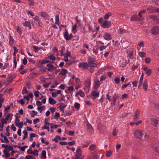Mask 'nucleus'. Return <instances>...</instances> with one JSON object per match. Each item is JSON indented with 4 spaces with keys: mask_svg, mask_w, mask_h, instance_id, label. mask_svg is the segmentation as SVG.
Segmentation results:
<instances>
[{
    "mask_svg": "<svg viewBox=\"0 0 159 159\" xmlns=\"http://www.w3.org/2000/svg\"><path fill=\"white\" fill-rule=\"evenodd\" d=\"M91 80L90 78H87L86 80L85 81L84 85H85V87L84 89L85 90H86V92L87 93L89 91V89L91 85Z\"/></svg>",
    "mask_w": 159,
    "mask_h": 159,
    "instance_id": "f257e3e1",
    "label": "nucleus"
},
{
    "mask_svg": "<svg viewBox=\"0 0 159 159\" xmlns=\"http://www.w3.org/2000/svg\"><path fill=\"white\" fill-rule=\"evenodd\" d=\"M82 155V151L80 148L78 149L76 151V154L75 157H72V159H83L81 157Z\"/></svg>",
    "mask_w": 159,
    "mask_h": 159,
    "instance_id": "f03ea898",
    "label": "nucleus"
},
{
    "mask_svg": "<svg viewBox=\"0 0 159 159\" xmlns=\"http://www.w3.org/2000/svg\"><path fill=\"white\" fill-rule=\"evenodd\" d=\"M63 35L65 39L67 40H69L71 39L73 36L72 34H69L66 28L65 29V32L63 33Z\"/></svg>",
    "mask_w": 159,
    "mask_h": 159,
    "instance_id": "7ed1b4c3",
    "label": "nucleus"
},
{
    "mask_svg": "<svg viewBox=\"0 0 159 159\" xmlns=\"http://www.w3.org/2000/svg\"><path fill=\"white\" fill-rule=\"evenodd\" d=\"M150 32L153 34H157L159 33V27L157 26H153L151 28Z\"/></svg>",
    "mask_w": 159,
    "mask_h": 159,
    "instance_id": "20e7f679",
    "label": "nucleus"
},
{
    "mask_svg": "<svg viewBox=\"0 0 159 159\" xmlns=\"http://www.w3.org/2000/svg\"><path fill=\"white\" fill-rule=\"evenodd\" d=\"M99 92L96 91H92L90 95V97L93 99H95L99 96Z\"/></svg>",
    "mask_w": 159,
    "mask_h": 159,
    "instance_id": "39448f33",
    "label": "nucleus"
},
{
    "mask_svg": "<svg viewBox=\"0 0 159 159\" xmlns=\"http://www.w3.org/2000/svg\"><path fill=\"white\" fill-rule=\"evenodd\" d=\"M111 23L110 21L104 20L103 22L102 26L104 28H107L111 27Z\"/></svg>",
    "mask_w": 159,
    "mask_h": 159,
    "instance_id": "423d86ee",
    "label": "nucleus"
},
{
    "mask_svg": "<svg viewBox=\"0 0 159 159\" xmlns=\"http://www.w3.org/2000/svg\"><path fill=\"white\" fill-rule=\"evenodd\" d=\"M46 66L48 67L47 68V71L50 72H52L56 69V67H54L53 65L51 63H48L46 65Z\"/></svg>",
    "mask_w": 159,
    "mask_h": 159,
    "instance_id": "0eeeda50",
    "label": "nucleus"
},
{
    "mask_svg": "<svg viewBox=\"0 0 159 159\" xmlns=\"http://www.w3.org/2000/svg\"><path fill=\"white\" fill-rule=\"evenodd\" d=\"M80 67L83 68L84 69H87L89 67V64L86 62H81L79 64Z\"/></svg>",
    "mask_w": 159,
    "mask_h": 159,
    "instance_id": "6e6552de",
    "label": "nucleus"
},
{
    "mask_svg": "<svg viewBox=\"0 0 159 159\" xmlns=\"http://www.w3.org/2000/svg\"><path fill=\"white\" fill-rule=\"evenodd\" d=\"M149 136L146 133H143L142 134V135H141L140 139L142 141H147V140L148 139Z\"/></svg>",
    "mask_w": 159,
    "mask_h": 159,
    "instance_id": "1a4fd4ad",
    "label": "nucleus"
},
{
    "mask_svg": "<svg viewBox=\"0 0 159 159\" xmlns=\"http://www.w3.org/2000/svg\"><path fill=\"white\" fill-rule=\"evenodd\" d=\"M140 111L139 110H137L134 113V121L137 120L139 118Z\"/></svg>",
    "mask_w": 159,
    "mask_h": 159,
    "instance_id": "9d476101",
    "label": "nucleus"
},
{
    "mask_svg": "<svg viewBox=\"0 0 159 159\" xmlns=\"http://www.w3.org/2000/svg\"><path fill=\"white\" fill-rule=\"evenodd\" d=\"M143 134V131L139 130H137L134 133V135L137 138L139 139Z\"/></svg>",
    "mask_w": 159,
    "mask_h": 159,
    "instance_id": "9b49d317",
    "label": "nucleus"
},
{
    "mask_svg": "<svg viewBox=\"0 0 159 159\" xmlns=\"http://www.w3.org/2000/svg\"><path fill=\"white\" fill-rule=\"evenodd\" d=\"M151 120L152 123L153 125L159 127V121L155 119H152Z\"/></svg>",
    "mask_w": 159,
    "mask_h": 159,
    "instance_id": "f8f14e48",
    "label": "nucleus"
},
{
    "mask_svg": "<svg viewBox=\"0 0 159 159\" xmlns=\"http://www.w3.org/2000/svg\"><path fill=\"white\" fill-rule=\"evenodd\" d=\"M41 15L45 19L48 20L49 19V16L46 12H41Z\"/></svg>",
    "mask_w": 159,
    "mask_h": 159,
    "instance_id": "ddd939ff",
    "label": "nucleus"
},
{
    "mask_svg": "<svg viewBox=\"0 0 159 159\" xmlns=\"http://www.w3.org/2000/svg\"><path fill=\"white\" fill-rule=\"evenodd\" d=\"M100 85V81L98 79H97L94 84V88L95 90L97 89Z\"/></svg>",
    "mask_w": 159,
    "mask_h": 159,
    "instance_id": "4468645a",
    "label": "nucleus"
},
{
    "mask_svg": "<svg viewBox=\"0 0 159 159\" xmlns=\"http://www.w3.org/2000/svg\"><path fill=\"white\" fill-rule=\"evenodd\" d=\"M118 96L116 93H115L112 98V101L111 104L114 105L116 102V99L118 98Z\"/></svg>",
    "mask_w": 159,
    "mask_h": 159,
    "instance_id": "2eb2a0df",
    "label": "nucleus"
},
{
    "mask_svg": "<svg viewBox=\"0 0 159 159\" xmlns=\"http://www.w3.org/2000/svg\"><path fill=\"white\" fill-rule=\"evenodd\" d=\"M103 37L106 40H110L112 39L111 35L107 33H105L103 35Z\"/></svg>",
    "mask_w": 159,
    "mask_h": 159,
    "instance_id": "dca6fc26",
    "label": "nucleus"
},
{
    "mask_svg": "<svg viewBox=\"0 0 159 159\" xmlns=\"http://www.w3.org/2000/svg\"><path fill=\"white\" fill-rule=\"evenodd\" d=\"M88 131L90 134H92L93 132V128L90 124L87 125Z\"/></svg>",
    "mask_w": 159,
    "mask_h": 159,
    "instance_id": "f3484780",
    "label": "nucleus"
},
{
    "mask_svg": "<svg viewBox=\"0 0 159 159\" xmlns=\"http://www.w3.org/2000/svg\"><path fill=\"white\" fill-rule=\"evenodd\" d=\"M143 88L145 91H146L148 89V81L147 80H145L143 84Z\"/></svg>",
    "mask_w": 159,
    "mask_h": 159,
    "instance_id": "a211bd4d",
    "label": "nucleus"
},
{
    "mask_svg": "<svg viewBox=\"0 0 159 159\" xmlns=\"http://www.w3.org/2000/svg\"><path fill=\"white\" fill-rule=\"evenodd\" d=\"M49 103L50 104H54L56 103L57 101L53 98L50 97L49 98Z\"/></svg>",
    "mask_w": 159,
    "mask_h": 159,
    "instance_id": "6ab92c4d",
    "label": "nucleus"
},
{
    "mask_svg": "<svg viewBox=\"0 0 159 159\" xmlns=\"http://www.w3.org/2000/svg\"><path fill=\"white\" fill-rule=\"evenodd\" d=\"M77 94H79L81 97H84L85 96V94L81 90H79V91L76 94V96H77Z\"/></svg>",
    "mask_w": 159,
    "mask_h": 159,
    "instance_id": "aec40b11",
    "label": "nucleus"
},
{
    "mask_svg": "<svg viewBox=\"0 0 159 159\" xmlns=\"http://www.w3.org/2000/svg\"><path fill=\"white\" fill-rule=\"evenodd\" d=\"M128 56L131 59H133L134 57L133 51L132 49H131L130 52L128 54Z\"/></svg>",
    "mask_w": 159,
    "mask_h": 159,
    "instance_id": "412c9836",
    "label": "nucleus"
},
{
    "mask_svg": "<svg viewBox=\"0 0 159 159\" xmlns=\"http://www.w3.org/2000/svg\"><path fill=\"white\" fill-rule=\"evenodd\" d=\"M38 113L37 111H36L34 110H33L30 112V114L31 116L32 117H34L35 116L37 115Z\"/></svg>",
    "mask_w": 159,
    "mask_h": 159,
    "instance_id": "4be33fe9",
    "label": "nucleus"
},
{
    "mask_svg": "<svg viewBox=\"0 0 159 159\" xmlns=\"http://www.w3.org/2000/svg\"><path fill=\"white\" fill-rule=\"evenodd\" d=\"M62 103H61L60 104V106H59V108H60L61 111L63 112L64 111V109L66 107L67 105H64L62 106Z\"/></svg>",
    "mask_w": 159,
    "mask_h": 159,
    "instance_id": "5701e85b",
    "label": "nucleus"
},
{
    "mask_svg": "<svg viewBox=\"0 0 159 159\" xmlns=\"http://www.w3.org/2000/svg\"><path fill=\"white\" fill-rule=\"evenodd\" d=\"M14 40L13 38L11 36H10L9 40V43L10 46H12L14 43Z\"/></svg>",
    "mask_w": 159,
    "mask_h": 159,
    "instance_id": "b1692460",
    "label": "nucleus"
},
{
    "mask_svg": "<svg viewBox=\"0 0 159 159\" xmlns=\"http://www.w3.org/2000/svg\"><path fill=\"white\" fill-rule=\"evenodd\" d=\"M111 15L112 14L110 12H108L105 14L104 18L105 19H108Z\"/></svg>",
    "mask_w": 159,
    "mask_h": 159,
    "instance_id": "393cba45",
    "label": "nucleus"
},
{
    "mask_svg": "<svg viewBox=\"0 0 159 159\" xmlns=\"http://www.w3.org/2000/svg\"><path fill=\"white\" fill-rule=\"evenodd\" d=\"M67 73V70L65 69H63L62 70L60 74L63 76H65L66 74Z\"/></svg>",
    "mask_w": 159,
    "mask_h": 159,
    "instance_id": "a878e982",
    "label": "nucleus"
},
{
    "mask_svg": "<svg viewBox=\"0 0 159 159\" xmlns=\"http://www.w3.org/2000/svg\"><path fill=\"white\" fill-rule=\"evenodd\" d=\"M89 143L88 142H87L85 144H82L81 146L80 147V148H85L87 147L89 145Z\"/></svg>",
    "mask_w": 159,
    "mask_h": 159,
    "instance_id": "bb28decb",
    "label": "nucleus"
},
{
    "mask_svg": "<svg viewBox=\"0 0 159 159\" xmlns=\"http://www.w3.org/2000/svg\"><path fill=\"white\" fill-rule=\"evenodd\" d=\"M96 148V146L95 144H92L89 147V149L91 151L94 150Z\"/></svg>",
    "mask_w": 159,
    "mask_h": 159,
    "instance_id": "cd10ccee",
    "label": "nucleus"
},
{
    "mask_svg": "<svg viewBox=\"0 0 159 159\" xmlns=\"http://www.w3.org/2000/svg\"><path fill=\"white\" fill-rule=\"evenodd\" d=\"M23 125V122H20V123H18V124H16L15 125L17 126H18L20 129H21L22 128Z\"/></svg>",
    "mask_w": 159,
    "mask_h": 159,
    "instance_id": "c85d7f7f",
    "label": "nucleus"
},
{
    "mask_svg": "<svg viewBox=\"0 0 159 159\" xmlns=\"http://www.w3.org/2000/svg\"><path fill=\"white\" fill-rule=\"evenodd\" d=\"M34 23L38 24H39L40 20L39 19V18L38 16L35 17L34 18Z\"/></svg>",
    "mask_w": 159,
    "mask_h": 159,
    "instance_id": "c756f323",
    "label": "nucleus"
},
{
    "mask_svg": "<svg viewBox=\"0 0 159 159\" xmlns=\"http://www.w3.org/2000/svg\"><path fill=\"white\" fill-rule=\"evenodd\" d=\"M23 133L24 134V136L23 138V139H25L28 137V133L26 130H25L23 131Z\"/></svg>",
    "mask_w": 159,
    "mask_h": 159,
    "instance_id": "7c9ffc66",
    "label": "nucleus"
},
{
    "mask_svg": "<svg viewBox=\"0 0 159 159\" xmlns=\"http://www.w3.org/2000/svg\"><path fill=\"white\" fill-rule=\"evenodd\" d=\"M131 20V21H137L139 20L138 16L132 17Z\"/></svg>",
    "mask_w": 159,
    "mask_h": 159,
    "instance_id": "2f4dec72",
    "label": "nucleus"
},
{
    "mask_svg": "<svg viewBox=\"0 0 159 159\" xmlns=\"http://www.w3.org/2000/svg\"><path fill=\"white\" fill-rule=\"evenodd\" d=\"M1 122L2 123V126H4V124H6L7 123V120L4 118H2L1 120Z\"/></svg>",
    "mask_w": 159,
    "mask_h": 159,
    "instance_id": "473e14b6",
    "label": "nucleus"
},
{
    "mask_svg": "<svg viewBox=\"0 0 159 159\" xmlns=\"http://www.w3.org/2000/svg\"><path fill=\"white\" fill-rule=\"evenodd\" d=\"M65 49V47H63L61 48L60 50L59 51V52L60 53V56H64L65 55V54L63 53L64 50Z\"/></svg>",
    "mask_w": 159,
    "mask_h": 159,
    "instance_id": "72a5a7b5",
    "label": "nucleus"
},
{
    "mask_svg": "<svg viewBox=\"0 0 159 159\" xmlns=\"http://www.w3.org/2000/svg\"><path fill=\"white\" fill-rule=\"evenodd\" d=\"M152 70L151 69H148L146 71V74L147 76H149L151 75L152 74Z\"/></svg>",
    "mask_w": 159,
    "mask_h": 159,
    "instance_id": "f704fd0d",
    "label": "nucleus"
},
{
    "mask_svg": "<svg viewBox=\"0 0 159 159\" xmlns=\"http://www.w3.org/2000/svg\"><path fill=\"white\" fill-rule=\"evenodd\" d=\"M77 26L76 24L75 25L72 27V31L73 32H76Z\"/></svg>",
    "mask_w": 159,
    "mask_h": 159,
    "instance_id": "c9c22d12",
    "label": "nucleus"
},
{
    "mask_svg": "<svg viewBox=\"0 0 159 159\" xmlns=\"http://www.w3.org/2000/svg\"><path fill=\"white\" fill-rule=\"evenodd\" d=\"M89 66L90 67H96L97 66V64L96 63L93 62H88Z\"/></svg>",
    "mask_w": 159,
    "mask_h": 159,
    "instance_id": "e433bc0d",
    "label": "nucleus"
},
{
    "mask_svg": "<svg viewBox=\"0 0 159 159\" xmlns=\"http://www.w3.org/2000/svg\"><path fill=\"white\" fill-rule=\"evenodd\" d=\"M17 115H18L17 113H16V115H15V117L16 118V120L15 121V125H16V124H18V123H20V122H19L20 120L19 119L18 117L17 116Z\"/></svg>",
    "mask_w": 159,
    "mask_h": 159,
    "instance_id": "4c0bfd02",
    "label": "nucleus"
},
{
    "mask_svg": "<svg viewBox=\"0 0 159 159\" xmlns=\"http://www.w3.org/2000/svg\"><path fill=\"white\" fill-rule=\"evenodd\" d=\"M115 83L117 84L120 83V78L119 77H117L115 78Z\"/></svg>",
    "mask_w": 159,
    "mask_h": 159,
    "instance_id": "58836bf2",
    "label": "nucleus"
},
{
    "mask_svg": "<svg viewBox=\"0 0 159 159\" xmlns=\"http://www.w3.org/2000/svg\"><path fill=\"white\" fill-rule=\"evenodd\" d=\"M25 25L26 27H29L30 29H31V25L30 23L29 22H25Z\"/></svg>",
    "mask_w": 159,
    "mask_h": 159,
    "instance_id": "ea45409f",
    "label": "nucleus"
},
{
    "mask_svg": "<svg viewBox=\"0 0 159 159\" xmlns=\"http://www.w3.org/2000/svg\"><path fill=\"white\" fill-rule=\"evenodd\" d=\"M151 61V58L149 57H146L145 59V61L147 64L149 63Z\"/></svg>",
    "mask_w": 159,
    "mask_h": 159,
    "instance_id": "a19ab883",
    "label": "nucleus"
},
{
    "mask_svg": "<svg viewBox=\"0 0 159 159\" xmlns=\"http://www.w3.org/2000/svg\"><path fill=\"white\" fill-rule=\"evenodd\" d=\"M59 16L57 15L55 16V24H57L59 21Z\"/></svg>",
    "mask_w": 159,
    "mask_h": 159,
    "instance_id": "79ce46f5",
    "label": "nucleus"
},
{
    "mask_svg": "<svg viewBox=\"0 0 159 159\" xmlns=\"http://www.w3.org/2000/svg\"><path fill=\"white\" fill-rule=\"evenodd\" d=\"M74 106L75 108L79 109L80 107V104L78 103L75 102V103Z\"/></svg>",
    "mask_w": 159,
    "mask_h": 159,
    "instance_id": "37998d69",
    "label": "nucleus"
},
{
    "mask_svg": "<svg viewBox=\"0 0 159 159\" xmlns=\"http://www.w3.org/2000/svg\"><path fill=\"white\" fill-rule=\"evenodd\" d=\"M28 92V91L25 87H24L23 88L22 91V94H26Z\"/></svg>",
    "mask_w": 159,
    "mask_h": 159,
    "instance_id": "c03bdc74",
    "label": "nucleus"
},
{
    "mask_svg": "<svg viewBox=\"0 0 159 159\" xmlns=\"http://www.w3.org/2000/svg\"><path fill=\"white\" fill-rule=\"evenodd\" d=\"M50 61L49 60L47 59H43V60L41 62V64H42L44 63H48Z\"/></svg>",
    "mask_w": 159,
    "mask_h": 159,
    "instance_id": "a18cd8bd",
    "label": "nucleus"
},
{
    "mask_svg": "<svg viewBox=\"0 0 159 159\" xmlns=\"http://www.w3.org/2000/svg\"><path fill=\"white\" fill-rule=\"evenodd\" d=\"M25 158L26 159H36L31 155H27L25 156Z\"/></svg>",
    "mask_w": 159,
    "mask_h": 159,
    "instance_id": "49530a36",
    "label": "nucleus"
},
{
    "mask_svg": "<svg viewBox=\"0 0 159 159\" xmlns=\"http://www.w3.org/2000/svg\"><path fill=\"white\" fill-rule=\"evenodd\" d=\"M112 154V152L111 151H109L107 152L106 156L108 157H110Z\"/></svg>",
    "mask_w": 159,
    "mask_h": 159,
    "instance_id": "de8ad7c7",
    "label": "nucleus"
},
{
    "mask_svg": "<svg viewBox=\"0 0 159 159\" xmlns=\"http://www.w3.org/2000/svg\"><path fill=\"white\" fill-rule=\"evenodd\" d=\"M118 32L120 34H122L123 33H125L126 31L125 30H123L121 28H120L118 30Z\"/></svg>",
    "mask_w": 159,
    "mask_h": 159,
    "instance_id": "09e8293b",
    "label": "nucleus"
},
{
    "mask_svg": "<svg viewBox=\"0 0 159 159\" xmlns=\"http://www.w3.org/2000/svg\"><path fill=\"white\" fill-rule=\"evenodd\" d=\"M139 55L141 57H145L146 56V54L144 52H140L139 53Z\"/></svg>",
    "mask_w": 159,
    "mask_h": 159,
    "instance_id": "8fccbe9b",
    "label": "nucleus"
},
{
    "mask_svg": "<svg viewBox=\"0 0 159 159\" xmlns=\"http://www.w3.org/2000/svg\"><path fill=\"white\" fill-rule=\"evenodd\" d=\"M44 159L46 158V152L45 150H44L42 151L41 153Z\"/></svg>",
    "mask_w": 159,
    "mask_h": 159,
    "instance_id": "3c124183",
    "label": "nucleus"
},
{
    "mask_svg": "<svg viewBox=\"0 0 159 159\" xmlns=\"http://www.w3.org/2000/svg\"><path fill=\"white\" fill-rule=\"evenodd\" d=\"M95 61L94 59L91 57H89L88 58V62H93Z\"/></svg>",
    "mask_w": 159,
    "mask_h": 159,
    "instance_id": "603ef678",
    "label": "nucleus"
},
{
    "mask_svg": "<svg viewBox=\"0 0 159 159\" xmlns=\"http://www.w3.org/2000/svg\"><path fill=\"white\" fill-rule=\"evenodd\" d=\"M33 48L34 51L35 52H37L38 50L39 49V48L36 46H33Z\"/></svg>",
    "mask_w": 159,
    "mask_h": 159,
    "instance_id": "864d4df0",
    "label": "nucleus"
},
{
    "mask_svg": "<svg viewBox=\"0 0 159 159\" xmlns=\"http://www.w3.org/2000/svg\"><path fill=\"white\" fill-rule=\"evenodd\" d=\"M48 57L50 59L52 60H54L56 59L55 57L53 56V55H50Z\"/></svg>",
    "mask_w": 159,
    "mask_h": 159,
    "instance_id": "5fc2aeb1",
    "label": "nucleus"
},
{
    "mask_svg": "<svg viewBox=\"0 0 159 159\" xmlns=\"http://www.w3.org/2000/svg\"><path fill=\"white\" fill-rule=\"evenodd\" d=\"M60 114L58 112H56L55 115V118L56 119H57L58 118L60 117Z\"/></svg>",
    "mask_w": 159,
    "mask_h": 159,
    "instance_id": "6e6d98bb",
    "label": "nucleus"
},
{
    "mask_svg": "<svg viewBox=\"0 0 159 159\" xmlns=\"http://www.w3.org/2000/svg\"><path fill=\"white\" fill-rule=\"evenodd\" d=\"M42 129H47L48 131H49V128L48 126L45 125L42 127Z\"/></svg>",
    "mask_w": 159,
    "mask_h": 159,
    "instance_id": "4d7b16f0",
    "label": "nucleus"
},
{
    "mask_svg": "<svg viewBox=\"0 0 159 159\" xmlns=\"http://www.w3.org/2000/svg\"><path fill=\"white\" fill-rule=\"evenodd\" d=\"M33 152H34V153L32 154L34 155H36L37 156H38V151L37 150H34Z\"/></svg>",
    "mask_w": 159,
    "mask_h": 159,
    "instance_id": "13d9d810",
    "label": "nucleus"
},
{
    "mask_svg": "<svg viewBox=\"0 0 159 159\" xmlns=\"http://www.w3.org/2000/svg\"><path fill=\"white\" fill-rule=\"evenodd\" d=\"M41 98H42V102L43 103L45 104L46 102V98H45V97L43 96H41Z\"/></svg>",
    "mask_w": 159,
    "mask_h": 159,
    "instance_id": "bf43d9fd",
    "label": "nucleus"
},
{
    "mask_svg": "<svg viewBox=\"0 0 159 159\" xmlns=\"http://www.w3.org/2000/svg\"><path fill=\"white\" fill-rule=\"evenodd\" d=\"M75 143V141H73L71 142H69L68 143L69 146H72Z\"/></svg>",
    "mask_w": 159,
    "mask_h": 159,
    "instance_id": "052dcab7",
    "label": "nucleus"
},
{
    "mask_svg": "<svg viewBox=\"0 0 159 159\" xmlns=\"http://www.w3.org/2000/svg\"><path fill=\"white\" fill-rule=\"evenodd\" d=\"M34 95L36 97L38 98L39 96V92L37 91L34 93Z\"/></svg>",
    "mask_w": 159,
    "mask_h": 159,
    "instance_id": "680f3d73",
    "label": "nucleus"
},
{
    "mask_svg": "<svg viewBox=\"0 0 159 159\" xmlns=\"http://www.w3.org/2000/svg\"><path fill=\"white\" fill-rule=\"evenodd\" d=\"M59 143L61 145H66L68 144V143L66 142H60Z\"/></svg>",
    "mask_w": 159,
    "mask_h": 159,
    "instance_id": "e2e57ef3",
    "label": "nucleus"
},
{
    "mask_svg": "<svg viewBox=\"0 0 159 159\" xmlns=\"http://www.w3.org/2000/svg\"><path fill=\"white\" fill-rule=\"evenodd\" d=\"M17 31L19 34H21L22 33V30L20 28L19 26L17 27Z\"/></svg>",
    "mask_w": 159,
    "mask_h": 159,
    "instance_id": "0e129e2a",
    "label": "nucleus"
},
{
    "mask_svg": "<svg viewBox=\"0 0 159 159\" xmlns=\"http://www.w3.org/2000/svg\"><path fill=\"white\" fill-rule=\"evenodd\" d=\"M155 151L158 153H159V146H157L154 148Z\"/></svg>",
    "mask_w": 159,
    "mask_h": 159,
    "instance_id": "69168bd1",
    "label": "nucleus"
},
{
    "mask_svg": "<svg viewBox=\"0 0 159 159\" xmlns=\"http://www.w3.org/2000/svg\"><path fill=\"white\" fill-rule=\"evenodd\" d=\"M89 31L90 32L93 33L94 32V30L93 29L92 27L91 26H89Z\"/></svg>",
    "mask_w": 159,
    "mask_h": 159,
    "instance_id": "338daca9",
    "label": "nucleus"
},
{
    "mask_svg": "<svg viewBox=\"0 0 159 159\" xmlns=\"http://www.w3.org/2000/svg\"><path fill=\"white\" fill-rule=\"evenodd\" d=\"M138 67V66L137 65H133L132 66V69L133 70H134L135 69H137Z\"/></svg>",
    "mask_w": 159,
    "mask_h": 159,
    "instance_id": "774afa93",
    "label": "nucleus"
}]
</instances>
